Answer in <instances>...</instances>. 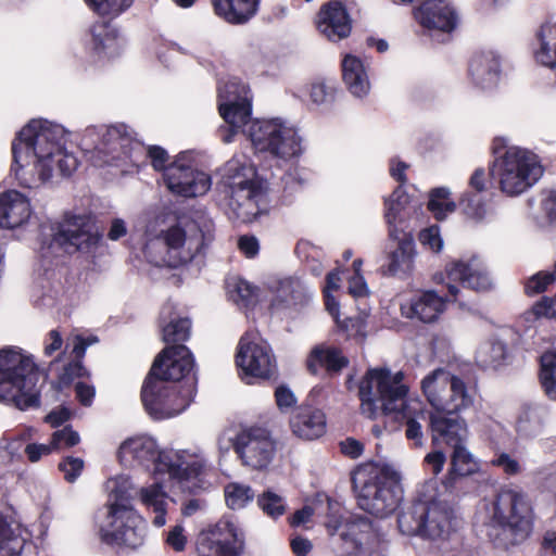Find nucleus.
Segmentation results:
<instances>
[{
    "label": "nucleus",
    "mask_w": 556,
    "mask_h": 556,
    "mask_svg": "<svg viewBox=\"0 0 556 556\" xmlns=\"http://www.w3.org/2000/svg\"><path fill=\"white\" fill-rule=\"evenodd\" d=\"M80 441L79 434L70 427L53 432L51 446L53 452L75 446Z\"/></svg>",
    "instance_id": "e2e57ef3"
},
{
    "label": "nucleus",
    "mask_w": 556,
    "mask_h": 556,
    "mask_svg": "<svg viewBox=\"0 0 556 556\" xmlns=\"http://www.w3.org/2000/svg\"><path fill=\"white\" fill-rule=\"evenodd\" d=\"M35 433L33 428H27L20 433H12L0 439V448L8 452L11 457L20 455L23 444L30 440Z\"/></svg>",
    "instance_id": "13d9d810"
},
{
    "label": "nucleus",
    "mask_w": 556,
    "mask_h": 556,
    "mask_svg": "<svg viewBox=\"0 0 556 556\" xmlns=\"http://www.w3.org/2000/svg\"><path fill=\"white\" fill-rule=\"evenodd\" d=\"M83 144L85 150L91 153L90 157L96 165L114 160H134L144 150V147L132 138L127 126L123 124L86 128Z\"/></svg>",
    "instance_id": "4468645a"
},
{
    "label": "nucleus",
    "mask_w": 556,
    "mask_h": 556,
    "mask_svg": "<svg viewBox=\"0 0 556 556\" xmlns=\"http://www.w3.org/2000/svg\"><path fill=\"white\" fill-rule=\"evenodd\" d=\"M86 45L97 54L115 56L119 53L121 43L116 34L106 23H97L87 34Z\"/></svg>",
    "instance_id": "4c0bfd02"
},
{
    "label": "nucleus",
    "mask_w": 556,
    "mask_h": 556,
    "mask_svg": "<svg viewBox=\"0 0 556 556\" xmlns=\"http://www.w3.org/2000/svg\"><path fill=\"white\" fill-rule=\"evenodd\" d=\"M342 78L350 93L364 98L370 91L368 68L356 55L345 54L341 61Z\"/></svg>",
    "instance_id": "72a5a7b5"
},
{
    "label": "nucleus",
    "mask_w": 556,
    "mask_h": 556,
    "mask_svg": "<svg viewBox=\"0 0 556 556\" xmlns=\"http://www.w3.org/2000/svg\"><path fill=\"white\" fill-rule=\"evenodd\" d=\"M59 468L66 481L74 482L84 469V460L78 457H66L59 464Z\"/></svg>",
    "instance_id": "69168bd1"
},
{
    "label": "nucleus",
    "mask_w": 556,
    "mask_h": 556,
    "mask_svg": "<svg viewBox=\"0 0 556 556\" xmlns=\"http://www.w3.org/2000/svg\"><path fill=\"white\" fill-rule=\"evenodd\" d=\"M505 357L506 345L496 339L483 342L476 353L477 362L483 367L495 368L503 363Z\"/></svg>",
    "instance_id": "c03bdc74"
},
{
    "label": "nucleus",
    "mask_w": 556,
    "mask_h": 556,
    "mask_svg": "<svg viewBox=\"0 0 556 556\" xmlns=\"http://www.w3.org/2000/svg\"><path fill=\"white\" fill-rule=\"evenodd\" d=\"M393 239L397 241V247L390 254L388 273L391 275L406 273L412 268L414 241L406 232H397V238Z\"/></svg>",
    "instance_id": "a19ab883"
},
{
    "label": "nucleus",
    "mask_w": 556,
    "mask_h": 556,
    "mask_svg": "<svg viewBox=\"0 0 556 556\" xmlns=\"http://www.w3.org/2000/svg\"><path fill=\"white\" fill-rule=\"evenodd\" d=\"M191 324L188 318L173 317L163 326V340L166 343H177L189 339Z\"/></svg>",
    "instance_id": "603ef678"
},
{
    "label": "nucleus",
    "mask_w": 556,
    "mask_h": 556,
    "mask_svg": "<svg viewBox=\"0 0 556 556\" xmlns=\"http://www.w3.org/2000/svg\"><path fill=\"white\" fill-rule=\"evenodd\" d=\"M465 217L473 224H482L493 219L494 210L490 202L480 194L466 192L460 201Z\"/></svg>",
    "instance_id": "79ce46f5"
},
{
    "label": "nucleus",
    "mask_w": 556,
    "mask_h": 556,
    "mask_svg": "<svg viewBox=\"0 0 556 556\" xmlns=\"http://www.w3.org/2000/svg\"><path fill=\"white\" fill-rule=\"evenodd\" d=\"M359 507L380 518L397 508L402 500L400 475L387 465L365 464L353 476Z\"/></svg>",
    "instance_id": "1a4fd4ad"
},
{
    "label": "nucleus",
    "mask_w": 556,
    "mask_h": 556,
    "mask_svg": "<svg viewBox=\"0 0 556 556\" xmlns=\"http://www.w3.org/2000/svg\"><path fill=\"white\" fill-rule=\"evenodd\" d=\"M414 17L431 36L451 34L458 24V15L447 0H424L414 10Z\"/></svg>",
    "instance_id": "393cba45"
},
{
    "label": "nucleus",
    "mask_w": 556,
    "mask_h": 556,
    "mask_svg": "<svg viewBox=\"0 0 556 556\" xmlns=\"http://www.w3.org/2000/svg\"><path fill=\"white\" fill-rule=\"evenodd\" d=\"M420 242L433 252H440L443 248V240L438 226L424 229L419 235Z\"/></svg>",
    "instance_id": "338daca9"
},
{
    "label": "nucleus",
    "mask_w": 556,
    "mask_h": 556,
    "mask_svg": "<svg viewBox=\"0 0 556 556\" xmlns=\"http://www.w3.org/2000/svg\"><path fill=\"white\" fill-rule=\"evenodd\" d=\"M341 278L339 271H331L327 275L326 286L324 288L326 308L329 314L338 319L339 303L333 296L332 292L340 288Z\"/></svg>",
    "instance_id": "680f3d73"
},
{
    "label": "nucleus",
    "mask_w": 556,
    "mask_h": 556,
    "mask_svg": "<svg viewBox=\"0 0 556 556\" xmlns=\"http://www.w3.org/2000/svg\"><path fill=\"white\" fill-rule=\"evenodd\" d=\"M402 372H392L387 368L367 370L358 388L361 413L370 419L380 414L392 415L395 419L406 420L405 435L415 447L424 444L420 420L425 419L424 404L408 396V387L403 382Z\"/></svg>",
    "instance_id": "7ed1b4c3"
},
{
    "label": "nucleus",
    "mask_w": 556,
    "mask_h": 556,
    "mask_svg": "<svg viewBox=\"0 0 556 556\" xmlns=\"http://www.w3.org/2000/svg\"><path fill=\"white\" fill-rule=\"evenodd\" d=\"M326 528L330 535L339 532L338 553L341 556H362L377 542L372 523L363 516L353 517L343 525L330 520Z\"/></svg>",
    "instance_id": "aec40b11"
},
{
    "label": "nucleus",
    "mask_w": 556,
    "mask_h": 556,
    "mask_svg": "<svg viewBox=\"0 0 556 556\" xmlns=\"http://www.w3.org/2000/svg\"><path fill=\"white\" fill-rule=\"evenodd\" d=\"M236 365L247 383L252 380H268L277 369L276 357L270 345L257 332H245L237 348Z\"/></svg>",
    "instance_id": "a211bd4d"
},
{
    "label": "nucleus",
    "mask_w": 556,
    "mask_h": 556,
    "mask_svg": "<svg viewBox=\"0 0 556 556\" xmlns=\"http://www.w3.org/2000/svg\"><path fill=\"white\" fill-rule=\"evenodd\" d=\"M428 210L441 220L456 210V203L451 198V191L445 187H438L430 191Z\"/></svg>",
    "instance_id": "a18cd8bd"
},
{
    "label": "nucleus",
    "mask_w": 556,
    "mask_h": 556,
    "mask_svg": "<svg viewBox=\"0 0 556 556\" xmlns=\"http://www.w3.org/2000/svg\"><path fill=\"white\" fill-rule=\"evenodd\" d=\"M430 429L433 444L443 443L454 447L464 443L468 437L465 419L445 413L430 415Z\"/></svg>",
    "instance_id": "c756f323"
},
{
    "label": "nucleus",
    "mask_w": 556,
    "mask_h": 556,
    "mask_svg": "<svg viewBox=\"0 0 556 556\" xmlns=\"http://www.w3.org/2000/svg\"><path fill=\"white\" fill-rule=\"evenodd\" d=\"M292 433L303 440H315L326 433L325 413L312 405L296 407L290 418Z\"/></svg>",
    "instance_id": "c85d7f7f"
},
{
    "label": "nucleus",
    "mask_w": 556,
    "mask_h": 556,
    "mask_svg": "<svg viewBox=\"0 0 556 556\" xmlns=\"http://www.w3.org/2000/svg\"><path fill=\"white\" fill-rule=\"evenodd\" d=\"M219 114L229 126L222 130V140L230 143L241 130L256 151L268 152L281 160H292L303 153L298 128L281 118L251 119L252 94L244 83L231 79L219 88Z\"/></svg>",
    "instance_id": "f257e3e1"
},
{
    "label": "nucleus",
    "mask_w": 556,
    "mask_h": 556,
    "mask_svg": "<svg viewBox=\"0 0 556 556\" xmlns=\"http://www.w3.org/2000/svg\"><path fill=\"white\" fill-rule=\"evenodd\" d=\"M528 323L551 320L556 316V300L552 296H543L525 313Z\"/></svg>",
    "instance_id": "5fc2aeb1"
},
{
    "label": "nucleus",
    "mask_w": 556,
    "mask_h": 556,
    "mask_svg": "<svg viewBox=\"0 0 556 556\" xmlns=\"http://www.w3.org/2000/svg\"><path fill=\"white\" fill-rule=\"evenodd\" d=\"M164 543L167 548L175 553L185 552L189 543L185 527L181 523L170 527L165 533Z\"/></svg>",
    "instance_id": "052dcab7"
},
{
    "label": "nucleus",
    "mask_w": 556,
    "mask_h": 556,
    "mask_svg": "<svg viewBox=\"0 0 556 556\" xmlns=\"http://www.w3.org/2000/svg\"><path fill=\"white\" fill-rule=\"evenodd\" d=\"M164 181L170 192L186 198L203 195L212 185L211 177L204 172L192 168L185 156L178 157L168 165Z\"/></svg>",
    "instance_id": "5701e85b"
},
{
    "label": "nucleus",
    "mask_w": 556,
    "mask_h": 556,
    "mask_svg": "<svg viewBox=\"0 0 556 556\" xmlns=\"http://www.w3.org/2000/svg\"><path fill=\"white\" fill-rule=\"evenodd\" d=\"M421 390L435 410L433 414L457 415L475 402V392L458 376L437 368L421 380Z\"/></svg>",
    "instance_id": "ddd939ff"
},
{
    "label": "nucleus",
    "mask_w": 556,
    "mask_h": 556,
    "mask_svg": "<svg viewBox=\"0 0 556 556\" xmlns=\"http://www.w3.org/2000/svg\"><path fill=\"white\" fill-rule=\"evenodd\" d=\"M421 203L414 201L402 186L384 199V218L389 227V236L397 238V232H405L404 225L412 213L420 208Z\"/></svg>",
    "instance_id": "bb28decb"
},
{
    "label": "nucleus",
    "mask_w": 556,
    "mask_h": 556,
    "mask_svg": "<svg viewBox=\"0 0 556 556\" xmlns=\"http://www.w3.org/2000/svg\"><path fill=\"white\" fill-rule=\"evenodd\" d=\"M492 464L500 467L509 476L518 475L521 471L520 463L507 453H500L493 459Z\"/></svg>",
    "instance_id": "774afa93"
},
{
    "label": "nucleus",
    "mask_w": 556,
    "mask_h": 556,
    "mask_svg": "<svg viewBox=\"0 0 556 556\" xmlns=\"http://www.w3.org/2000/svg\"><path fill=\"white\" fill-rule=\"evenodd\" d=\"M496 143L505 149L493 167V176L503 193L508 197L519 195L541 179L544 169L534 152L518 146H507L504 138L497 139Z\"/></svg>",
    "instance_id": "9d476101"
},
{
    "label": "nucleus",
    "mask_w": 556,
    "mask_h": 556,
    "mask_svg": "<svg viewBox=\"0 0 556 556\" xmlns=\"http://www.w3.org/2000/svg\"><path fill=\"white\" fill-rule=\"evenodd\" d=\"M536 64L553 70L556 66V23L552 20L541 25L533 49Z\"/></svg>",
    "instance_id": "c9c22d12"
},
{
    "label": "nucleus",
    "mask_w": 556,
    "mask_h": 556,
    "mask_svg": "<svg viewBox=\"0 0 556 556\" xmlns=\"http://www.w3.org/2000/svg\"><path fill=\"white\" fill-rule=\"evenodd\" d=\"M212 239L213 225L208 220L173 226L147 241L144 255L155 266L177 268L191 262Z\"/></svg>",
    "instance_id": "0eeeda50"
},
{
    "label": "nucleus",
    "mask_w": 556,
    "mask_h": 556,
    "mask_svg": "<svg viewBox=\"0 0 556 556\" xmlns=\"http://www.w3.org/2000/svg\"><path fill=\"white\" fill-rule=\"evenodd\" d=\"M541 211L544 214L542 226L553 225L556 218V193L553 190L542 193Z\"/></svg>",
    "instance_id": "0e129e2a"
},
{
    "label": "nucleus",
    "mask_w": 556,
    "mask_h": 556,
    "mask_svg": "<svg viewBox=\"0 0 556 556\" xmlns=\"http://www.w3.org/2000/svg\"><path fill=\"white\" fill-rule=\"evenodd\" d=\"M155 477V481L141 486L137 492L136 496L139 503L149 511H152L155 516L152 519L154 527L161 528L166 525V514L168 507V494L165 491L163 482Z\"/></svg>",
    "instance_id": "2f4dec72"
},
{
    "label": "nucleus",
    "mask_w": 556,
    "mask_h": 556,
    "mask_svg": "<svg viewBox=\"0 0 556 556\" xmlns=\"http://www.w3.org/2000/svg\"><path fill=\"white\" fill-rule=\"evenodd\" d=\"M101 241V233L91 216L66 215L53 233L52 243L66 253H92Z\"/></svg>",
    "instance_id": "6ab92c4d"
},
{
    "label": "nucleus",
    "mask_w": 556,
    "mask_h": 556,
    "mask_svg": "<svg viewBox=\"0 0 556 556\" xmlns=\"http://www.w3.org/2000/svg\"><path fill=\"white\" fill-rule=\"evenodd\" d=\"M538 377L544 393L551 400H556V350L554 346L541 353Z\"/></svg>",
    "instance_id": "37998d69"
},
{
    "label": "nucleus",
    "mask_w": 556,
    "mask_h": 556,
    "mask_svg": "<svg viewBox=\"0 0 556 556\" xmlns=\"http://www.w3.org/2000/svg\"><path fill=\"white\" fill-rule=\"evenodd\" d=\"M276 292L282 302L295 304L306 296L307 289L300 279L288 277L279 281Z\"/></svg>",
    "instance_id": "09e8293b"
},
{
    "label": "nucleus",
    "mask_w": 556,
    "mask_h": 556,
    "mask_svg": "<svg viewBox=\"0 0 556 556\" xmlns=\"http://www.w3.org/2000/svg\"><path fill=\"white\" fill-rule=\"evenodd\" d=\"M438 290H424L416 293L408 302L401 304V313L406 318H416L422 323L435 321L445 311L450 302H458L451 299L450 292L439 286Z\"/></svg>",
    "instance_id": "b1692460"
},
{
    "label": "nucleus",
    "mask_w": 556,
    "mask_h": 556,
    "mask_svg": "<svg viewBox=\"0 0 556 556\" xmlns=\"http://www.w3.org/2000/svg\"><path fill=\"white\" fill-rule=\"evenodd\" d=\"M554 281L555 275L553 273L539 271L526 280L525 293L529 296L543 293Z\"/></svg>",
    "instance_id": "bf43d9fd"
},
{
    "label": "nucleus",
    "mask_w": 556,
    "mask_h": 556,
    "mask_svg": "<svg viewBox=\"0 0 556 556\" xmlns=\"http://www.w3.org/2000/svg\"><path fill=\"white\" fill-rule=\"evenodd\" d=\"M544 424L541 410L536 407H523L516 421L517 432L526 438L534 437L542 430Z\"/></svg>",
    "instance_id": "49530a36"
},
{
    "label": "nucleus",
    "mask_w": 556,
    "mask_h": 556,
    "mask_svg": "<svg viewBox=\"0 0 556 556\" xmlns=\"http://www.w3.org/2000/svg\"><path fill=\"white\" fill-rule=\"evenodd\" d=\"M194 393L192 384H177L164 379L147 377L141 391L147 412L155 419L174 417L184 412Z\"/></svg>",
    "instance_id": "dca6fc26"
},
{
    "label": "nucleus",
    "mask_w": 556,
    "mask_h": 556,
    "mask_svg": "<svg viewBox=\"0 0 556 556\" xmlns=\"http://www.w3.org/2000/svg\"><path fill=\"white\" fill-rule=\"evenodd\" d=\"M316 25L319 33L330 41L344 39L351 33V18L339 1H330L320 9Z\"/></svg>",
    "instance_id": "cd10ccee"
},
{
    "label": "nucleus",
    "mask_w": 556,
    "mask_h": 556,
    "mask_svg": "<svg viewBox=\"0 0 556 556\" xmlns=\"http://www.w3.org/2000/svg\"><path fill=\"white\" fill-rule=\"evenodd\" d=\"M468 77L475 88L494 90L502 77L501 56L492 50L476 52L468 64Z\"/></svg>",
    "instance_id": "a878e982"
},
{
    "label": "nucleus",
    "mask_w": 556,
    "mask_h": 556,
    "mask_svg": "<svg viewBox=\"0 0 556 556\" xmlns=\"http://www.w3.org/2000/svg\"><path fill=\"white\" fill-rule=\"evenodd\" d=\"M194 361L189 349L182 344L165 348L155 358L148 377L164 379L177 384H192Z\"/></svg>",
    "instance_id": "412c9836"
},
{
    "label": "nucleus",
    "mask_w": 556,
    "mask_h": 556,
    "mask_svg": "<svg viewBox=\"0 0 556 556\" xmlns=\"http://www.w3.org/2000/svg\"><path fill=\"white\" fill-rule=\"evenodd\" d=\"M261 509L271 518H278L286 511V502L283 497L274 491H265L257 498Z\"/></svg>",
    "instance_id": "4d7b16f0"
},
{
    "label": "nucleus",
    "mask_w": 556,
    "mask_h": 556,
    "mask_svg": "<svg viewBox=\"0 0 556 556\" xmlns=\"http://www.w3.org/2000/svg\"><path fill=\"white\" fill-rule=\"evenodd\" d=\"M338 328L346 334L348 338L363 341L366 336V316L357 315L355 317H348L343 320L340 319V311L338 309V319L333 318Z\"/></svg>",
    "instance_id": "6e6d98bb"
},
{
    "label": "nucleus",
    "mask_w": 556,
    "mask_h": 556,
    "mask_svg": "<svg viewBox=\"0 0 556 556\" xmlns=\"http://www.w3.org/2000/svg\"><path fill=\"white\" fill-rule=\"evenodd\" d=\"M65 130L47 119H31L12 142L11 170L21 187L36 189L55 175L68 176L77 159L64 149Z\"/></svg>",
    "instance_id": "f03ea898"
},
{
    "label": "nucleus",
    "mask_w": 556,
    "mask_h": 556,
    "mask_svg": "<svg viewBox=\"0 0 556 556\" xmlns=\"http://www.w3.org/2000/svg\"><path fill=\"white\" fill-rule=\"evenodd\" d=\"M33 214L29 200L16 190L0 193V227L14 229L25 225Z\"/></svg>",
    "instance_id": "7c9ffc66"
},
{
    "label": "nucleus",
    "mask_w": 556,
    "mask_h": 556,
    "mask_svg": "<svg viewBox=\"0 0 556 556\" xmlns=\"http://www.w3.org/2000/svg\"><path fill=\"white\" fill-rule=\"evenodd\" d=\"M121 464L129 468L152 470L153 476L167 473L179 484L200 477L208 462L201 451H160L155 440L149 435H137L125 440L118 448Z\"/></svg>",
    "instance_id": "39448f33"
},
{
    "label": "nucleus",
    "mask_w": 556,
    "mask_h": 556,
    "mask_svg": "<svg viewBox=\"0 0 556 556\" xmlns=\"http://www.w3.org/2000/svg\"><path fill=\"white\" fill-rule=\"evenodd\" d=\"M486 535L501 548L525 542L533 529V510L528 496L515 489H502L486 508Z\"/></svg>",
    "instance_id": "423d86ee"
},
{
    "label": "nucleus",
    "mask_w": 556,
    "mask_h": 556,
    "mask_svg": "<svg viewBox=\"0 0 556 556\" xmlns=\"http://www.w3.org/2000/svg\"><path fill=\"white\" fill-rule=\"evenodd\" d=\"M26 531L15 519L14 511L0 504V551L9 556L18 555L27 540Z\"/></svg>",
    "instance_id": "473e14b6"
},
{
    "label": "nucleus",
    "mask_w": 556,
    "mask_h": 556,
    "mask_svg": "<svg viewBox=\"0 0 556 556\" xmlns=\"http://www.w3.org/2000/svg\"><path fill=\"white\" fill-rule=\"evenodd\" d=\"M147 523L135 508L105 510L98 522L100 540L109 545L137 548L146 538Z\"/></svg>",
    "instance_id": "f3484780"
},
{
    "label": "nucleus",
    "mask_w": 556,
    "mask_h": 556,
    "mask_svg": "<svg viewBox=\"0 0 556 556\" xmlns=\"http://www.w3.org/2000/svg\"><path fill=\"white\" fill-rule=\"evenodd\" d=\"M348 358L336 348L318 345L314 348L307 358V368L316 374L324 367L328 371H339L348 365Z\"/></svg>",
    "instance_id": "ea45409f"
},
{
    "label": "nucleus",
    "mask_w": 556,
    "mask_h": 556,
    "mask_svg": "<svg viewBox=\"0 0 556 556\" xmlns=\"http://www.w3.org/2000/svg\"><path fill=\"white\" fill-rule=\"evenodd\" d=\"M39 366L28 351L17 345L0 348V401L18 409L39 405Z\"/></svg>",
    "instance_id": "6e6552de"
},
{
    "label": "nucleus",
    "mask_w": 556,
    "mask_h": 556,
    "mask_svg": "<svg viewBox=\"0 0 556 556\" xmlns=\"http://www.w3.org/2000/svg\"><path fill=\"white\" fill-rule=\"evenodd\" d=\"M336 94L337 86L333 81L318 80L308 87L309 100L316 106L332 103Z\"/></svg>",
    "instance_id": "864d4df0"
},
{
    "label": "nucleus",
    "mask_w": 556,
    "mask_h": 556,
    "mask_svg": "<svg viewBox=\"0 0 556 556\" xmlns=\"http://www.w3.org/2000/svg\"><path fill=\"white\" fill-rule=\"evenodd\" d=\"M85 2L99 16L114 18L127 10L134 0H85Z\"/></svg>",
    "instance_id": "8fccbe9b"
},
{
    "label": "nucleus",
    "mask_w": 556,
    "mask_h": 556,
    "mask_svg": "<svg viewBox=\"0 0 556 556\" xmlns=\"http://www.w3.org/2000/svg\"><path fill=\"white\" fill-rule=\"evenodd\" d=\"M241 533L231 517H223L214 526L201 532L199 556H238Z\"/></svg>",
    "instance_id": "4be33fe9"
},
{
    "label": "nucleus",
    "mask_w": 556,
    "mask_h": 556,
    "mask_svg": "<svg viewBox=\"0 0 556 556\" xmlns=\"http://www.w3.org/2000/svg\"><path fill=\"white\" fill-rule=\"evenodd\" d=\"M105 490L108 492L105 510L134 508L130 502L136 492L128 476L118 475L108 479Z\"/></svg>",
    "instance_id": "e433bc0d"
},
{
    "label": "nucleus",
    "mask_w": 556,
    "mask_h": 556,
    "mask_svg": "<svg viewBox=\"0 0 556 556\" xmlns=\"http://www.w3.org/2000/svg\"><path fill=\"white\" fill-rule=\"evenodd\" d=\"M454 497L448 485H439L435 479L426 481L399 516L400 531L429 541L447 540L455 531Z\"/></svg>",
    "instance_id": "20e7f679"
},
{
    "label": "nucleus",
    "mask_w": 556,
    "mask_h": 556,
    "mask_svg": "<svg viewBox=\"0 0 556 556\" xmlns=\"http://www.w3.org/2000/svg\"><path fill=\"white\" fill-rule=\"evenodd\" d=\"M224 496L227 507L230 509L244 508L254 498V492L250 485L240 482H229L224 488Z\"/></svg>",
    "instance_id": "de8ad7c7"
},
{
    "label": "nucleus",
    "mask_w": 556,
    "mask_h": 556,
    "mask_svg": "<svg viewBox=\"0 0 556 556\" xmlns=\"http://www.w3.org/2000/svg\"><path fill=\"white\" fill-rule=\"evenodd\" d=\"M222 454L232 447L243 466L262 470L269 466L276 454V442L270 432L262 427H249L237 431L224 429L217 439Z\"/></svg>",
    "instance_id": "f8f14e48"
},
{
    "label": "nucleus",
    "mask_w": 556,
    "mask_h": 556,
    "mask_svg": "<svg viewBox=\"0 0 556 556\" xmlns=\"http://www.w3.org/2000/svg\"><path fill=\"white\" fill-rule=\"evenodd\" d=\"M223 179L228 206L238 217L250 220L262 212L266 197L251 164L230 160L225 165Z\"/></svg>",
    "instance_id": "9b49d317"
},
{
    "label": "nucleus",
    "mask_w": 556,
    "mask_h": 556,
    "mask_svg": "<svg viewBox=\"0 0 556 556\" xmlns=\"http://www.w3.org/2000/svg\"><path fill=\"white\" fill-rule=\"evenodd\" d=\"M260 0H212L214 12L229 24L241 25L257 12Z\"/></svg>",
    "instance_id": "f704fd0d"
},
{
    "label": "nucleus",
    "mask_w": 556,
    "mask_h": 556,
    "mask_svg": "<svg viewBox=\"0 0 556 556\" xmlns=\"http://www.w3.org/2000/svg\"><path fill=\"white\" fill-rule=\"evenodd\" d=\"M226 289L229 299L237 304H248L255 293L253 286L237 276L227 279Z\"/></svg>",
    "instance_id": "3c124183"
},
{
    "label": "nucleus",
    "mask_w": 556,
    "mask_h": 556,
    "mask_svg": "<svg viewBox=\"0 0 556 556\" xmlns=\"http://www.w3.org/2000/svg\"><path fill=\"white\" fill-rule=\"evenodd\" d=\"M454 452L451 458V468L446 478L439 482V485H448L452 493H454V484L456 478L470 476L478 471L479 465L471 453L460 443L453 447Z\"/></svg>",
    "instance_id": "58836bf2"
},
{
    "label": "nucleus",
    "mask_w": 556,
    "mask_h": 556,
    "mask_svg": "<svg viewBox=\"0 0 556 556\" xmlns=\"http://www.w3.org/2000/svg\"><path fill=\"white\" fill-rule=\"evenodd\" d=\"M437 286L450 292L451 299L462 300V287L475 291H486L493 287V277L486 264L478 256L459 258L447 263L443 270L432 276Z\"/></svg>",
    "instance_id": "2eb2a0df"
}]
</instances>
